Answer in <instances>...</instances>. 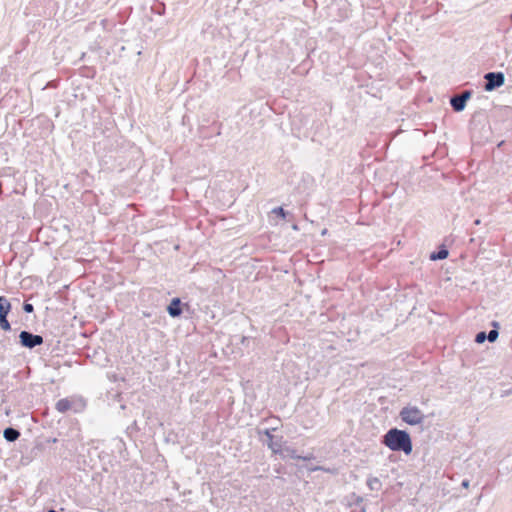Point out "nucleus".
Masks as SVG:
<instances>
[{"mask_svg":"<svg viewBox=\"0 0 512 512\" xmlns=\"http://www.w3.org/2000/svg\"><path fill=\"white\" fill-rule=\"evenodd\" d=\"M73 402L68 398H63L57 401L56 409L61 413H65L72 408Z\"/></svg>","mask_w":512,"mask_h":512,"instance_id":"0eeeda50","label":"nucleus"},{"mask_svg":"<svg viewBox=\"0 0 512 512\" xmlns=\"http://www.w3.org/2000/svg\"><path fill=\"white\" fill-rule=\"evenodd\" d=\"M20 343L23 347L32 349L43 343V338L40 335H34L27 331H22L19 335Z\"/></svg>","mask_w":512,"mask_h":512,"instance_id":"7ed1b4c3","label":"nucleus"},{"mask_svg":"<svg viewBox=\"0 0 512 512\" xmlns=\"http://www.w3.org/2000/svg\"><path fill=\"white\" fill-rule=\"evenodd\" d=\"M181 301L179 298H174L172 299L171 303L169 304L168 306V313L172 316V317H177L179 316L181 313H182V310H181Z\"/></svg>","mask_w":512,"mask_h":512,"instance_id":"423d86ee","label":"nucleus"},{"mask_svg":"<svg viewBox=\"0 0 512 512\" xmlns=\"http://www.w3.org/2000/svg\"><path fill=\"white\" fill-rule=\"evenodd\" d=\"M23 309H24V311H25V312H27V313H31V312H33V309H34V308H33V305H32V304H30V303H25V304H24V306H23Z\"/></svg>","mask_w":512,"mask_h":512,"instance_id":"2eb2a0df","label":"nucleus"},{"mask_svg":"<svg viewBox=\"0 0 512 512\" xmlns=\"http://www.w3.org/2000/svg\"><path fill=\"white\" fill-rule=\"evenodd\" d=\"M401 419L409 425H419L424 421L423 412L416 406H407L400 411Z\"/></svg>","mask_w":512,"mask_h":512,"instance_id":"f03ea898","label":"nucleus"},{"mask_svg":"<svg viewBox=\"0 0 512 512\" xmlns=\"http://www.w3.org/2000/svg\"><path fill=\"white\" fill-rule=\"evenodd\" d=\"M383 444L392 451H403L406 455L412 452V441L409 434L397 428L390 429L384 435Z\"/></svg>","mask_w":512,"mask_h":512,"instance_id":"f257e3e1","label":"nucleus"},{"mask_svg":"<svg viewBox=\"0 0 512 512\" xmlns=\"http://www.w3.org/2000/svg\"><path fill=\"white\" fill-rule=\"evenodd\" d=\"M447 256H448V251L446 249H442V250L438 251L436 254L433 253L431 255V259L432 260L445 259V258H447Z\"/></svg>","mask_w":512,"mask_h":512,"instance_id":"9d476101","label":"nucleus"},{"mask_svg":"<svg viewBox=\"0 0 512 512\" xmlns=\"http://www.w3.org/2000/svg\"><path fill=\"white\" fill-rule=\"evenodd\" d=\"M273 213H275L276 215H278L281 218H285V216H286L285 211L282 207H277V208L273 209Z\"/></svg>","mask_w":512,"mask_h":512,"instance_id":"4468645a","label":"nucleus"},{"mask_svg":"<svg viewBox=\"0 0 512 512\" xmlns=\"http://www.w3.org/2000/svg\"><path fill=\"white\" fill-rule=\"evenodd\" d=\"M484 78L487 81L484 87L486 91H492L495 88L502 86L505 81V77L502 72H489Z\"/></svg>","mask_w":512,"mask_h":512,"instance_id":"20e7f679","label":"nucleus"},{"mask_svg":"<svg viewBox=\"0 0 512 512\" xmlns=\"http://www.w3.org/2000/svg\"><path fill=\"white\" fill-rule=\"evenodd\" d=\"M20 433L13 429V428H7L4 430V437L8 441H15L19 438Z\"/></svg>","mask_w":512,"mask_h":512,"instance_id":"1a4fd4ad","label":"nucleus"},{"mask_svg":"<svg viewBox=\"0 0 512 512\" xmlns=\"http://www.w3.org/2000/svg\"><path fill=\"white\" fill-rule=\"evenodd\" d=\"M470 97L471 93L469 91H465L461 95L455 96L451 99V106L455 111H462Z\"/></svg>","mask_w":512,"mask_h":512,"instance_id":"39448f33","label":"nucleus"},{"mask_svg":"<svg viewBox=\"0 0 512 512\" xmlns=\"http://www.w3.org/2000/svg\"><path fill=\"white\" fill-rule=\"evenodd\" d=\"M487 338L486 336V333L485 332H479L477 335H476V338H475V341L477 343H483L485 341V339Z\"/></svg>","mask_w":512,"mask_h":512,"instance_id":"f8f14e48","label":"nucleus"},{"mask_svg":"<svg viewBox=\"0 0 512 512\" xmlns=\"http://www.w3.org/2000/svg\"><path fill=\"white\" fill-rule=\"evenodd\" d=\"M11 310L10 302L3 296H0V315L7 316Z\"/></svg>","mask_w":512,"mask_h":512,"instance_id":"6e6552de","label":"nucleus"},{"mask_svg":"<svg viewBox=\"0 0 512 512\" xmlns=\"http://www.w3.org/2000/svg\"><path fill=\"white\" fill-rule=\"evenodd\" d=\"M0 327L4 330V331H8L11 329V326H10V323L9 321L7 320V316L5 315H0Z\"/></svg>","mask_w":512,"mask_h":512,"instance_id":"9b49d317","label":"nucleus"},{"mask_svg":"<svg viewBox=\"0 0 512 512\" xmlns=\"http://www.w3.org/2000/svg\"><path fill=\"white\" fill-rule=\"evenodd\" d=\"M498 337V332L496 330H491L487 335V338L490 342H494Z\"/></svg>","mask_w":512,"mask_h":512,"instance_id":"ddd939ff","label":"nucleus"},{"mask_svg":"<svg viewBox=\"0 0 512 512\" xmlns=\"http://www.w3.org/2000/svg\"><path fill=\"white\" fill-rule=\"evenodd\" d=\"M48 512H57V511H55V510H50V511H48Z\"/></svg>","mask_w":512,"mask_h":512,"instance_id":"dca6fc26","label":"nucleus"}]
</instances>
